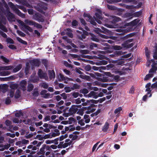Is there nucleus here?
Here are the masks:
<instances>
[{"mask_svg":"<svg viewBox=\"0 0 157 157\" xmlns=\"http://www.w3.org/2000/svg\"><path fill=\"white\" fill-rule=\"evenodd\" d=\"M18 22L19 24L28 31L30 32H33V29L29 25H34L35 22L27 19L25 20V23L24 22L21 20H19Z\"/></svg>","mask_w":157,"mask_h":157,"instance_id":"nucleus-1","label":"nucleus"},{"mask_svg":"<svg viewBox=\"0 0 157 157\" xmlns=\"http://www.w3.org/2000/svg\"><path fill=\"white\" fill-rule=\"evenodd\" d=\"M83 16L84 17H87L88 19H86V21H87L90 22L91 24L94 26H96L97 25V23L95 21L100 24H101L102 23L101 21L100 20V19H98L94 16V18H93L90 14H87L85 13L83 14Z\"/></svg>","mask_w":157,"mask_h":157,"instance_id":"nucleus-2","label":"nucleus"},{"mask_svg":"<svg viewBox=\"0 0 157 157\" xmlns=\"http://www.w3.org/2000/svg\"><path fill=\"white\" fill-rule=\"evenodd\" d=\"M8 4L10 8L15 11L18 16L22 18H24L25 17V14L22 13L15 6L12 2H10Z\"/></svg>","mask_w":157,"mask_h":157,"instance_id":"nucleus-3","label":"nucleus"},{"mask_svg":"<svg viewBox=\"0 0 157 157\" xmlns=\"http://www.w3.org/2000/svg\"><path fill=\"white\" fill-rule=\"evenodd\" d=\"M33 18L39 22H43L44 21V16L39 13H34L33 16Z\"/></svg>","mask_w":157,"mask_h":157,"instance_id":"nucleus-4","label":"nucleus"},{"mask_svg":"<svg viewBox=\"0 0 157 157\" xmlns=\"http://www.w3.org/2000/svg\"><path fill=\"white\" fill-rule=\"evenodd\" d=\"M5 6L7 9L6 14V16L9 21L12 22L13 21V19L15 18V16L13 14L11 13L9 10V9L7 5H6Z\"/></svg>","mask_w":157,"mask_h":157,"instance_id":"nucleus-5","label":"nucleus"},{"mask_svg":"<svg viewBox=\"0 0 157 157\" xmlns=\"http://www.w3.org/2000/svg\"><path fill=\"white\" fill-rule=\"evenodd\" d=\"M6 9V10H5L3 7L0 8V20H1L4 24H6V19L3 14L5 15H6L7 10Z\"/></svg>","mask_w":157,"mask_h":157,"instance_id":"nucleus-6","label":"nucleus"},{"mask_svg":"<svg viewBox=\"0 0 157 157\" xmlns=\"http://www.w3.org/2000/svg\"><path fill=\"white\" fill-rule=\"evenodd\" d=\"M116 31L121 33H117L118 36H123L125 35L127 33V31L126 29H124L122 28H118L116 29Z\"/></svg>","mask_w":157,"mask_h":157,"instance_id":"nucleus-7","label":"nucleus"},{"mask_svg":"<svg viewBox=\"0 0 157 157\" xmlns=\"http://www.w3.org/2000/svg\"><path fill=\"white\" fill-rule=\"evenodd\" d=\"M31 64L32 65L36 67H39L40 64V62L39 59H34L31 61Z\"/></svg>","mask_w":157,"mask_h":157,"instance_id":"nucleus-8","label":"nucleus"},{"mask_svg":"<svg viewBox=\"0 0 157 157\" xmlns=\"http://www.w3.org/2000/svg\"><path fill=\"white\" fill-rule=\"evenodd\" d=\"M38 75L39 78H45L47 77V74L43 72L42 70L41 69H39L38 72Z\"/></svg>","mask_w":157,"mask_h":157,"instance_id":"nucleus-9","label":"nucleus"},{"mask_svg":"<svg viewBox=\"0 0 157 157\" xmlns=\"http://www.w3.org/2000/svg\"><path fill=\"white\" fill-rule=\"evenodd\" d=\"M78 110L77 106L75 105H72L69 109V112L71 113V114L73 115L75 114Z\"/></svg>","mask_w":157,"mask_h":157,"instance_id":"nucleus-10","label":"nucleus"},{"mask_svg":"<svg viewBox=\"0 0 157 157\" xmlns=\"http://www.w3.org/2000/svg\"><path fill=\"white\" fill-rule=\"evenodd\" d=\"M96 17L101 20L103 21V18L102 16L101 11V10L98 9L96 10V12L95 13Z\"/></svg>","mask_w":157,"mask_h":157,"instance_id":"nucleus-11","label":"nucleus"},{"mask_svg":"<svg viewBox=\"0 0 157 157\" xmlns=\"http://www.w3.org/2000/svg\"><path fill=\"white\" fill-rule=\"evenodd\" d=\"M48 75L49 78L52 79L55 77V73L54 70L48 71Z\"/></svg>","mask_w":157,"mask_h":157,"instance_id":"nucleus-12","label":"nucleus"},{"mask_svg":"<svg viewBox=\"0 0 157 157\" xmlns=\"http://www.w3.org/2000/svg\"><path fill=\"white\" fill-rule=\"evenodd\" d=\"M140 21V20L138 19H136L131 21L129 24L130 25L133 27L136 25Z\"/></svg>","mask_w":157,"mask_h":157,"instance_id":"nucleus-13","label":"nucleus"},{"mask_svg":"<svg viewBox=\"0 0 157 157\" xmlns=\"http://www.w3.org/2000/svg\"><path fill=\"white\" fill-rule=\"evenodd\" d=\"M0 68L2 70L7 71L12 69L13 68V67L12 66H1Z\"/></svg>","mask_w":157,"mask_h":157,"instance_id":"nucleus-14","label":"nucleus"},{"mask_svg":"<svg viewBox=\"0 0 157 157\" xmlns=\"http://www.w3.org/2000/svg\"><path fill=\"white\" fill-rule=\"evenodd\" d=\"M109 123L108 122H106L102 128V131L104 132H107L109 128Z\"/></svg>","mask_w":157,"mask_h":157,"instance_id":"nucleus-15","label":"nucleus"},{"mask_svg":"<svg viewBox=\"0 0 157 157\" xmlns=\"http://www.w3.org/2000/svg\"><path fill=\"white\" fill-rule=\"evenodd\" d=\"M22 67V65L21 64H18L15 68L13 69V72L15 73L20 71Z\"/></svg>","mask_w":157,"mask_h":157,"instance_id":"nucleus-16","label":"nucleus"},{"mask_svg":"<svg viewBox=\"0 0 157 157\" xmlns=\"http://www.w3.org/2000/svg\"><path fill=\"white\" fill-rule=\"evenodd\" d=\"M66 30L67 31L66 32V34L70 38H72L73 37V35L72 33V30L70 28H67Z\"/></svg>","mask_w":157,"mask_h":157,"instance_id":"nucleus-17","label":"nucleus"},{"mask_svg":"<svg viewBox=\"0 0 157 157\" xmlns=\"http://www.w3.org/2000/svg\"><path fill=\"white\" fill-rule=\"evenodd\" d=\"M0 91L1 90H3V92H5L7 90L8 88L7 85L6 84H4L3 85H0Z\"/></svg>","mask_w":157,"mask_h":157,"instance_id":"nucleus-18","label":"nucleus"},{"mask_svg":"<svg viewBox=\"0 0 157 157\" xmlns=\"http://www.w3.org/2000/svg\"><path fill=\"white\" fill-rule=\"evenodd\" d=\"M5 123L7 126L9 127L10 129H11L12 128L13 126L11 125L12 122L10 120H6L5 122Z\"/></svg>","mask_w":157,"mask_h":157,"instance_id":"nucleus-19","label":"nucleus"},{"mask_svg":"<svg viewBox=\"0 0 157 157\" xmlns=\"http://www.w3.org/2000/svg\"><path fill=\"white\" fill-rule=\"evenodd\" d=\"M98 44L91 42L89 46V48L91 50H93L94 48H97L98 47Z\"/></svg>","mask_w":157,"mask_h":157,"instance_id":"nucleus-20","label":"nucleus"},{"mask_svg":"<svg viewBox=\"0 0 157 157\" xmlns=\"http://www.w3.org/2000/svg\"><path fill=\"white\" fill-rule=\"evenodd\" d=\"M21 96V91L19 89H17L15 93L14 97L16 99H17Z\"/></svg>","mask_w":157,"mask_h":157,"instance_id":"nucleus-21","label":"nucleus"},{"mask_svg":"<svg viewBox=\"0 0 157 157\" xmlns=\"http://www.w3.org/2000/svg\"><path fill=\"white\" fill-rule=\"evenodd\" d=\"M18 85L17 84H12L10 85V87L11 89V90H14L17 89L18 87Z\"/></svg>","mask_w":157,"mask_h":157,"instance_id":"nucleus-22","label":"nucleus"},{"mask_svg":"<svg viewBox=\"0 0 157 157\" xmlns=\"http://www.w3.org/2000/svg\"><path fill=\"white\" fill-rule=\"evenodd\" d=\"M142 11L140 10L139 11L133 13V15L135 17H139L141 15Z\"/></svg>","mask_w":157,"mask_h":157,"instance_id":"nucleus-23","label":"nucleus"},{"mask_svg":"<svg viewBox=\"0 0 157 157\" xmlns=\"http://www.w3.org/2000/svg\"><path fill=\"white\" fill-rule=\"evenodd\" d=\"M10 72L8 71H2L0 73L1 76H7L10 75Z\"/></svg>","mask_w":157,"mask_h":157,"instance_id":"nucleus-24","label":"nucleus"},{"mask_svg":"<svg viewBox=\"0 0 157 157\" xmlns=\"http://www.w3.org/2000/svg\"><path fill=\"white\" fill-rule=\"evenodd\" d=\"M16 39L17 40H18V41H19V42L25 45L27 44V43L26 41L22 40L21 38L19 37H17Z\"/></svg>","mask_w":157,"mask_h":157,"instance_id":"nucleus-25","label":"nucleus"},{"mask_svg":"<svg viewBox=\"0 0 157 157\" xmlns=\"http://www.w3.org/2000/svg\"><path fill=\"white\" fill-rule=\"evenodd\" d=\"M34 88V86L31 83L29 84L28 86L27 91L29 92H30L32 91Z\"/></svg>","mask_w":157,"mask_h":157,"instance_id":"nucleus-26","label":"nucleus"},{"mask_svg":"<svg viewBox=\"0 0 157 157\" xmlns=\"http://www.w3.org/2000/svg\"><path fill=\"white\" fill-rule=\"evenodd\" d=\"M36 89L35 88L34 90H33V93L32 94L33 96L34 97H37L39 95V93L37 89L36 88Z\"/></svg>","mask_w":157,"mask_h":157,"instance_id":"nucleus-27","label":"nucleus"},{"mask_svg":"<svg viewBox=\"0 0 157 157\" xmlns=\"http://www.w3.org/2000/svg\"><path fill=\"white\" fill-rule=\"evenodd\" d=\"M96 92L94 91H91L90 92V93H89L88 94L85 95L84 96L86 97H93L94 95L95 94Z\"/></svg>","mask_w":157,"mask_h":157,"instance_id":"nucleus-28","label":"nucleus"},{"mask_svg":"<svg viewBox=\"0 0 157 157\" xmlns=\"http://www.w3.org/2000/svg\"><path fill=\"white\" fill-rule=\"evenodd\" d=\"M108 63V61L105 60H102L100 61L99 62L96 63V65L99 64L100 65H106Z\"/></svg>","mask_w":157,"mask_h":157,"instance_id":"nucleus-29","label":"nucleus"},{"mask_svg":"<svg viewBox=\"0 0 157 157\" xmlns=\"http://www.w3.org/2000/svg\"><path fill=\"white\" fill-rule=\"evenodd\" d=\"M80 92L85 94L88 93L89 91L86 88H84L82 89H81L80 90Z\"/></svg>","mask_w":157,"mask_h":157,"instance_id":"nucleus-30","label":"nucleus"},{"mask_svg":"<svg viewBox=\"0 0 157 157\" xmlns=\"http://www.w3.org/2000/svg\"><path fill=\"white\" fill-rule=\"evenodd\" d=\"M46 146V144H44L43 145L42 147L40 148V151L42 153V155H44L45 153V148Z\"/></svg>","mask_w":157,"mask_h":157,"instance_id":"nucleus-31","label":"nucleus"},{"mask_svg":"<svg viewBox=\"0 0 157 157\" xmlns=\"http://www.w3.org/2000/svg\"><path fill=\"white\" fill-rule=\"evenodd\" d=\"M78 22L76 20H74L72 22L71 25L72 27L75 28L78 25Z\"/></svg>","mask_w":157,"mask_h":157,"instance_id":"nucleus-32","label":"nucleus"},{"mask_svg":"<svg viewBox=\"0 0 157 157\" xmlns=\"http://www.w3.org/2000/svg\"><path fill=\"white\" fill-rule=\"evenodd\" d=\"M102 29V30H101L100 29H98V30L101 33H108V30L105 28L102 27H101Z\"/></svg>","mask_w":157,"mask_h":157,"instance_id":"nucleus-33","label":"nucleus"},{"mask_svg":"<svg viewBox=\"0 0 157 157\" xmlns=\"http://www.w3.org/2000/svg\"><path fill=\"white\" fill-rule=\"evenodd\" d=\"M11 102V100L10 97H7L5 101V104L6 105L10 104Z\"/></svg>","mask_w":157,"mask_h":157,"instance_id":"nucleus-34","label":"nucleus"},{"mask_svg":"<svg viewBox=\"0 0 157 157\" xmlns=\"http://www.w3.org/2000/svg\"><path fill=\"white\" fill-rule=\"evenodd\" d=\"M153 76V74H148L146 75L145 78L144 79V80H148L150 78L152 77Z\"/></svg>","mask_w":157,"mask_h":157,"instance_id":"nucleus-35","label":"nucleus"},{"mask_svg":"<svg viewBox=\"0 0 157 157\" xmlns=\"http://www.w3.org/2000/svg\"><path fill=\"white\" fill-rule=\"evenodd\" d=\"M79 77L83 79L88 80L90 78V77L88 75H83L81 74L79 75Z\"/></svg>","mask_w":157,"mask_h":157,"instance_id":"nucleus-36","label":"nucleus"},{"mask_svg":"<svg viewBox=\"0 0 157 157\" xmlns=\"http://www.w3.org/2000/svg\"><path fill=\"white\" fill-rule=\"evenodd\" d=\"M42 63L44 65L45 67L47 68L48 67V60L45 59H42L41 60Z\"/></svg>","mask_w":157,"mask_h":157,"instance_id":"nucleus-37","label":"nucleus"},{"mask_svg":"<svg viewBox=\"0 0 157 157\" xmlns=\"http://www.w3.org/2000/svg\"><path fill=\"white\" fill-rule=\"evenodd\" d=\"M23 115V113L21 111H19L18 112H16L15 114V116L16 117H19Z\"/></svg>","mask_w":157,"mask_h":157,"instance_id":"nucleus-38","label":"nucleus"},{"mask_svg":"<svg viewBox=\"0 0 157 157\" xmlns=\"http://www.w3.org/2000/svg\"><path fill=\"white\" fill-rule=\"evenodd\" d=\"M68 124H71L73 122H76V120L73 117H71L68 119Z\"/></svg>","mask_w":157,"mask_h":157,"instance_id":"nucleus-39","label":"nucleus"},{"mask_svg":"<svg viewBox=\"0 0 157 157\" xmlns=\"http://www.w3.org/2000/svg\"><path fill=\"white\" fill-rule=\"evenodd\" d=\"M107 6L108 8L110 10H115L116 9V7L112 5L108 4Z\"/></svg>","mask_w":157,"mask_h":157,"instance_id":"nucleus-40","label":"nucleus"},{"mask_svg":"<svg viewBox=\"0 0 157 157\" xmlns=\"http://www.w3.org/2000/svg\"><path fill=\"white\" fill-rule=\"evenodd\" d=\"M80 52L82 54H86L89 53V51L88 50H80Z\"/></svg>","mask_w":157,"mask_h":157,"instance_id":"nucleus-41","label":"nucleus"},{"mask_svg":"<svg viewBox=\"0 0 157 157\" xmlns=\"http://www.w3.org/2000/svg\"><path fill=\"white\" fill-rule=\"evenodd\" d=\"M80 86L78 85L77 84H74L73 86V87H71L72 90H74L75 89H79Z\"/></svg>","mask_w":157,"mask_h":157,"instance_id":"nucleus-42","label":"nucleus"},{"mask_svg":"<svg viewBox=\"0 0 157 157\" xmlns=\"http://www.w3.org/2000/svg\"><path fill=\"white\" fill-rule=\"evenodd\" d=\"M129 38L128 37V36L127 35L123 36H120V40H121L124 41L128 39Z\"/></svg>","mask_w":157,"mask_h":157,"instance_id":"nucleus-43","label":"nucleus"},{"mask_svg":"<svg viewBox=\"0 0 157 157\" xmlns=\"http://www.w3.org/2000/svg\"><path fill=\"white\" fill-rule=\"evenodd\" d=\"M72 141H71L69 142L68 143H64L63 145V148H65L67 147L68 146H70L72 144Z\"/></svg>","mask_w":157,"mask_h":157,"instance_id":"nucleus-44","label":"nucleus"},{"mask_svg":"<svg viewBox=\"0 0 157 157\" xmlns=\"http://www.w3.org/2000/svg\"><path fill=\"white\" fill-rule=\"evenodd\" d=\"M115 66L114 65V64L111 63L109 64L106 66L107 69H109L111 68L114 69L115 68Z\"/></svg>","mask_w":157,"mask_h":157,"instance_id":"nucleus-45","label":"nucleus"},{"mask_svg":"<svg viewBox=\"0 0 157 157\" xmlns=\"http://www.w3.org/2000/svg\"><path fill=\"white\" fill-rule=\"evenodd\" d=\"M0 57L1 59L3 60V61L6 63H8L10 61L9 59L4 57L3 56H1Z\"/></svg>","mask_w":157,"mask_h":157,"instance_id":"nucleus-46","label":"nucleus"},{"mask_svg":"<svg viewBox=\"0 0 157 157\" xmlns=\"http://www.w3.org/2000/svg\"><path fill=\"white\" fill-rule=\"evenodd\" d=\"M17 33L19 36L22 37H25L26 35L25 33L19 30H17Z\"/></svg>","mask_w":157,"mask_h":157,"instance_id":"nucleus-47","label":"nucleus"},{"mask_svg":"<svg viewBox=\"0 0 157 157\" xmlns=\"http://www.w3.org/2000/svg\"><path fill=\"white\" fill-rule=\"evenodd\" d=\"M34 26L36 27L37 29H42V25H40V24L37 23L36 22H35V23L34 24Z\"/></svg>","mask_w":157,"mask_h":157,"instance_id":"nucleus-48","label":"nucleus"},{"mask_svg":"<svg viewBox=\"0 0 157 157\" xmlns=\"http://www.w3.org/2000/svg\"><path fill=\"white\" fill-rule=\"evenodd\" d=\"M128 43L126 41H124L123 43L121 44L122 47L128 49Z\"/></svg>","mask_w":157,"mask_h":157,"instance_id":"nucleus-49","label":"nucleus"},{"mask_svg":"<svg viewBox=\"0 0 157 157\" xmlns=\"http://www.w3.org/2000/svg\"><path fill=\"white\" fill-rule=\"evenodd\" d=\"M6 41L9 43L11 44H13L14 41L11 38L8 37L6 39Z\"/></svg>","mask_w":157,"mask_h":157,"instance_id":"nucleus-50","label":"nucleus"},{"mask_svg":"<svg viewBox=\"0 0 157 157\" xmlns=\"http://www.w3.org/2000/svg\"><path fill=\"white\" fill-rule=\"evenodd\" d=\"M147 88L146 89V91H147V94H150L149 96V97H150L151 96L152 94H151V90L150 88Z\"/></svg>","mask_w":157,"mask_h":157,"instance_id":"nucleus-51","label":"nucleus"},{"mask_svg":"<svg viewBox=\"0 0 157 157\" xmlns=\"http://www.w3.org/2000/svg\"><path fill=\"white\" fill-rule=\"evenodd\" d=\"M80 56L82 57L83 58H86L89 59H92V57L91 56L81 55Z\"/></svg>","mask_w":157,"mask_h":157,"instance_id":"nucleus-52","label":"nucleus"},{"mask_svg":"<svg viewBox=\"0 0 157 157\" xmlns=\"http://www.w3.org/2000/svg\"><path fill=\"white\" fill-rule=\"evenodd\" d=\"M85 70L87 71H89L91 69V67L90 65H87L84 67Z\"/></svg>","mask_w":157,"mask_h":157,"instance_id":"nucleus-53","label":"nucleus"},{"mask_svg":"<svg viewBox=\"0 0 157 157\" xmlns=\"http://www.w3.org/2000/svg\"><path fill=\"white\" fill-rule=\"evenodd\" d=\"M122 110V108L121 107H119L115 110L114 113L115 114L119 113Z\"/></svg>","mask_w":157,"mask_h":157,"instance_id":"nucleus-54","label":"nucleus"},{"mask_svg":"<svg viewBox=\"0 0 157 157\" xmlns=\"http://www.w3.org/2000/svg\"><path fill=\"white\" fill-rule=\"evenodd\" d=\"M0 29L4 32H7L8 31L7 28L3 25L0 27Z\"/></svg>","mask_w":157,"mask_h":157,"instance_id":"nucleus-55","label":"nucleus"},{"mask_svg":"<svg viewBox=\"0 0 157 157\" xmlns=\"http://www.w3.org/2000/svg\"><path fill=\"white\" fill-rule=\"evenodd\" d=\"M135 88L133 86H132L129 91V93L133 94L134 93Z\"/></svg>","mask_w":157,"mask_h":157,"instance_id":"nucleus-56","label":"nucleus"},{"mask_svg":"<svg viewBox=\"0 0 157 157\" xmlns=\"http://www.w3.org/2000/svg\"><path fill=\"white\" fill-rule=\"evenodd\" d=\"M113 48L116 50H120L122 49V47L118 45H115L113 47Z\"/></svg>","mask_w":157,"mask_h":157,"instance_id":"nucleus-57","label":"nucleus"},{"mask_svg":"<svg viewBox=\"0 0 157 157\" xmlns=\"http://www.w3.org/2000/svg\"><path fill=\"white\" fill-rule=\"evenodd\" d=\"M125 8L127 9H132L134 8L135 7L133 5H128L125 6Z\"/></svg>","mask_w":157,"mask_h":157,"instance_id":"nucleus-58","label":"nucleus"},{"mask_svg":"<svg viewBox=\"0 0 157 157\" xmlns=\"http://www.w3.org/2000/svg\"><path fill=\"white\" fill-rule=\"evenodd\" d=\"M52 96L51 97V95L50 93H46L43 96L44 98H52Z\"/></svg>","mask_w":157,"mask_h":157,"instance_id":"nucleus-59","label":"nucleus"},{"mask_svg":"<svg viewBox=\"0 0 157 157\" xmlns=\"http://www.w3.org/2000/svg\"><path fill=\"white\" fill-rule=\"evenodd\" d=\"M113 80L114 79L116 80V82H117L119 79L120 76L118 75H113Z\"/></svg>","mask_w":157,"mask_h":157,"instance_id":"nucleus-60","label":"nucleus"},{"mask_svg":"<svg viewBox=\"0 0 157 157\" xmlns=\"http://www.w3.org/2000/svg\"><path fill=\"white\" fill-rule=\"evenodd\" d=\"M79 95V93L78 92H73L72 94V96L74 98H76L78 97Z\"/></svg>","mask_w":157,"mask_h":157,"instance_id":"nucleus-61","label":"nucleus"},{"mask_svg":"<svg viewBox=\"0 0 157 157\" xmlns=\"http://www.w3.org/2000/svg\"><path fill=\"white\" fill-rule=\"evenodd\" d=\"M64 90L66 93H68L71 91V90H72V89L71 88L69 87H65L64 88Z\"/></svg>","mask_w":157,"mask_h":157,"instance_id":"nucleus-62","label":"nucleus"},{"mask_svg":"<svg viewBox=\"0 0 157 157\" xmlns=\"http://www.w3.org/2000/svg\"><path fill=\"white\" fill-rule=\"evenodd\" d=\"M0 34L4 38H6L7 37V35L6 33L2 31H0Z\"/></svg>","mask_w":157,"mask_h":157,"instance_id":"nucleus-63","label":"nucleus"},{"mask_svg":"<svg viewBox=\"0 0 157 157\" xmlns=\"http://www.w3.org/2000/svg\"><path fill=\"white\" fill-rule=\"evenodd\" d=\"M80 22L84 26H85L86 25V23L85 21V20L83 18H81L80 19Z\"/></svg>","mask_w":157,"mask_h":157,"instance_id":"nucleus-64","label":"nucleus"}]
</instances>
